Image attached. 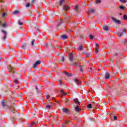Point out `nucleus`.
<instances>
[{
  "mask_svg": "<svg viewBox=\"0 0 127 127\" xmlns=\"http://www.w3.org/2000/svg\"><path fill=\"white\" fill-rule=\"evenodd\" d=\"M63 111L64 113H68V109H63Z\"/></svg>",
  "mask_w": 127,
  "mask_h": 127,
  "instance_id": "obj_27",
  "label": "nucleus"
},
{
  "mask_svg": "<svg viewBox=\"0 0 127 127\" xmlns=\"http://www.w3.org/2000/svg\"><path fill=\"white\" fill-rule=\"evenodd\" d=\"M14 82L15 84H17V82H18V79H14Z\"/></svg>",
  "mask_w": 127,
  "mask_h": 127,
  "instance_id": "obj_28",
  "label": "nucleus"
},
{
  "mask_svg": "<svg viewBox=\"0 0 127 127\" xmlns=\"http://www.w3.org/2000/svg\"><path fill=\"white\" fill-rule=\"evenodd\" d=\"M36 90L37 91L38 90V88H37V86H36L35 87Z\"/></svg>",
  "mask_w": 127,
  "mask_h": 127,
  "instance_id": "obj_46",
  "label": "nucleus"
},
{
  "mask_svg": "<svg viewBox=\"0 0 127 127\" xmlns=\"http://www.w3.org/2000/svg\"><path fill=\"white\" fill-rule=\"evenodd\" d=\"M63 23V21L62 20H60L59 21V24L57 25V27H59V26H60L61 25L62 23Z\"/></svg>",
  "mask_w": 127,
  "mask_h": 127,
  "instance_id": "obj_7",
  "label": "nucleus"
},
{
  "mask_svg": "<svg viewBox=\"0 0 127 127\" xmlns=\"http://www.w3.org/2000/svg\"><path fill=\"white\" fill-rule=\"evenodd\" d=\"M114 120L115 121H117V120H118V117H117V116H114Z\"/></svg>",
  "mask_w": 127,
  "mask_h": 127,
  "instance_id": "obj_37",
  "label": "nucleus"
},
{
  "mask_svg": "<svg viewBox=\"0 0 127 127\" xmlns=\"http://www.w3.org/2000/svg\"><path fill=\"white\" fill-rule=\"evenodd\" d=\"M40 63H41V61H40V60H39L38 61H37L33 65V68H36V66H37V65H39V64H40Z\"/></svg>",
  "mask_w": 127,
  "mask_h": 127,
  "instance_id": "obj_1",
  "label": "nucleus"
},
{
  "mask_svg": "<svg viewBox=\"0 0 127 127\" xmlns=\"http://www.w3.org/2000/svg\"><path fill=\"white\" fill-rule=\"evenodd\" d=\"M62 38L63 39H67V38H68V37L67 36V35H63L62 36Z\"/></svg>",
  "mask_w": 127,
  "mask_h": 127,
  "instance_id": "obj_12",
  "label": "nucleus"
},
{
  "mask_svg": "<svg viewBox=\"0 0 127 127\" xmlns=\"http://www.w3.org/2000/svg\"><path fill=\"white\" fill-rule=\"evenodd\" d=\"M123 17H124V19H127V15H124Z\"/></svg>",
  "mask_w": 127,
  "mask_h": 127,
  "instance_id": "obj_30",
  "label": "nucleus"
},
{
  "mask_svg": "<svg viewBox=\"0 0 127 127\" xmlns=\"http://www.w3.org/2000/svg\"><path fill=\"white\" fill-rule=\"evenodd\" d=\"M64 127V126H63V125L61 126V127Z\"/></svg>",
  "mask_w": 127,
  "mask_h": 127,
  "instance_id": "obj_51",
  "label": "nucleus"
},
{
  "mask_svg": "<svg viewBox=\"0 0 127 127\" xmlns=\"http://www.w3.org/2000/svg\"><path fill=\"white\" fill-rule=\"evenodd\" d=\"M73 102H74V103H75V104H76L77 105H79L80 104V103L79 102V100H78V99H74Z\"/></svg>",
  "mask_w": 127,
  "mask_h": 127,
  "instance_id": "obj_9",
  "label": "nucleus"
},
{
  "mask_svg": "<svg viewBox=\"0 0 127 127\" xmlns=\"http://www.w3.org/2000/svg\"><path fill=\"white\" fill-rule=\"evenodd\" d=\"M37 122H33L32 124V126H33V125H35V124H37Z\"/></svg>",
  "mask_w": 127,
  "mask_h": 127,
  "instance_id": "obj_43",
  "label": "nucleus"
},
{
  "mask_svg": "<svg viewBox=\"0 0 127 127\" xmlns=\"http://www.w3.org/2000/svg\"><path fill=\"white\" fill-rule=\"evenodd\" d=\"M6 25H7V23L5 22L4 23L2 24V27L5 28L6 26Z\"/></svg>",
  "mask_w": 127,
  "mask_h": 127,
  "instance_id": "obj_19",
  "label": "nucleus"
},
{
  "mask_svg": "<svg viewBox=\"0 0 127 127\" xmlns=\"http://www.w3.org/2000/svg\"><path fill=\"white\" fill-rule=\"evenodd\" d=\"M67 124H68V123H66Z\"/></svg>",
  "mask_w": 127,
  "mask_h": 127,
  "instance_id": "obj_55",
  "label": "nucleus"
},
{
  "mask_svg": "<svg viewBox=\"0 0 127 127\" xmlns=\"http://www.w3.org/2000/svg\"><path fill=\"white\" fill-rule=\"evenodd\" d=\"M75 9H76V10L78 9V6H75Z\"/></svg>",
  "mask_w": 127,
  "mask_h": 127,
  "instance_id": "obj_42",
  "label": "nucleus"
},
{
  "mask_svg": "<svg viewBox=\"0 0 127 127\" xmlns=\"http://www.w3.org/2000/svg\"><path fill=\"white\" fill-rule=\"evenodd\" d=\"M59 83H60V85H61V84H62V80H59Z\"/></svg>",
  "mask_w": 127,
  "mask_h": 127,
  "instance_id": "obj_39",
  "label": "nucleus"
},
{
  "mask_svg": "<svg viewBox=\"0 0 127 127\" xmlns=\"http://www.w3.org/2000/svg\"><path fill=\"white\" fill-rule=\"evenodd\" d=\"M32 2H34V0H33V1H32Z\"/></svg>",
  "mask_w": 127,
  "mask_h": 127,
  "instance_id": "obj_53",
  "label": "nucleus"
},
{
  "mask_svg": "<svg viewBox=\"0 0 127 127\" xmlns=\"http://www.w3.org/2000/svg\"><path fill=\"white\" fill-rule=\"evenodd\" d=\"M9 70H10L9 71L10 74L11 73H12V74L14 73V70H13V68L12 66H9Z\"/></svg>",
  "mask_w": 127,
  "mask_h": 127,
  "instance_id": "obj_4",
  "label": "nucleus"
},
{
  "mask_svg": "<svg viewBox=\"0 0 127 127\" xmlns=\"http://www.w3.org/2000/svg\"><path fill=\"white\" fill-rule=\"evenodd\" d=\"M83 48H84V47L83 46H79V48H78V51H81V50H83Z\"/></svg>",
  "mask_w": 127,
  "mask_h": 127,
  "instance_id": "obj_15",
  "label": "nucleus"
},
{
  "mask_svg": "<svg viewBox=\"0 0 127 127\" xmlns=\"http://www.w3.org/2000/svg\"><path fill=\"white\" fill-rule=\"evenodd\" d=\"M34 42H35V40H33L32 42H31L32 46H33L34 45Z\"/></svg>",
  "mask_w": 127,
  "mask_h": 127,
  "instance_id": "obj_23",
  "label": "nucleus"
},
{
  "mask_svg": "<svg viewBox=\"0 0 127 127\" xmlns=\"http://www.w3.org/2000/svg\"><path fill=\"white\" fill-rule=\"evenodd\" d=\"M97 47H99V45L98 44H96Z\"/></svg>",
  "mask_w": 127,
  "mask_h": 127,
  "instance_id": "obj_48",
  "label": "nucleus"
},
{
  "mask_svg": "<svg viewBox=\"0 0 127 127\" xmlns=\"http://www.w3.org/2000/svg\"><path fill=\"white\" fill-rule=\"evenodd\" d=\"M2 106H3V107H4L5 105H4V101H2Z\"/></svg>",
  "mask_w": 127,
  "mask_h": 127,
  "instance_id": "obj_35",
  "label": "nucleus"
},
{
  "mask_svg": "<svg viewBox=\"0 0 127 127\" xmlns=\"http://www.w3.org/2000/svg\"><path fill=\"white\" fill-rule=\"evenodd\" d=\"M1 32L3 34V40H5V39L6 38V32L4 30H1Z\"/></svg>",
  "mask_w": 127,
  "mask_h": 127,
  "instance_id": "obj_2",
  "label": "nucleus"
},
{
  "mask_svg": "<svg viewBox=\"0 0 127 127\" xmlns=\"http://www.w3.org/2000/svg\"><path fill=\"white\" fill-rule=\"evenodd\" d=\"M89 38L90 39H91V40H93L94 39V36H93L92 35H89Z\"/></svg>",
  "mask_w": 127,
  "mask_h": 127,
  "instance_id": "obj_24",
  "label": "nucleus"
},
{
  "mask_svg": "<svg viewBox=\"0 0 127 127\" xmlns=\"http://www.w3.org/2000/svg\"><path fill=\"white\" fill-rule=\"evenodd\" d=\"M120 2H123V3H127V0H120Z\"/></svg>",
  "mask_w": 127,
  "mask_h": 127,
  "instance_id": "obj_18",
  "label": "nucleus"
},
{
  "mask_svg": "<svg viewBox=\"0 0 127 127\" xmlns=\"http://www.w3.org/2000/svg\"><path fill=\"white\" fill-rule=\"evenodd\" d=\"M123 32H126V29H123Z\"/></svg>",
  "mask_w": 127,
  "mask_h": 127,
  "instance_id": "obj_45",
  "label": "nucleus"
},
{
  "mask_svg": "<svg viewBox=\"0 0 127 127\" xmlns=\"http://www.w3.org/2000/svg\"><path fill=\"white\" fill-rule=\"evenodd\" d=\"M123 34L122 32H119L117 33V35L118 36H119L120 37H121V36H123Z\"/></svg>",
  "mask_w": 127,
  "mask_h": 127,
  "instance_id": "obj_14",
  "label": "nucleus"
},
{
  "mask_svg": "<svg viewBox=\"0 0 127 127\" xmlns=\"http://www.w3.org/2000/svg\"><path fill=\"white\" fill-rule=\"evenodd\" d=\"M46 98H47V100H49V98H50V95H47Z\"/></svg>",
  "mask_w": 127,
  "mask_h": 127,
  "instance_id": "obj_34",
  "label": "nucleus"
},
{
  "mask_svg": "<svg viewBox=\"0 0 127 127\" xmlns=\"http://www.w3.org/2000/svg\"><path fill=\"white\" fill-rule=\"evenodd\" d=\"M61 93L63 96H64V95H65V93H64V91L63 90H62L61 91Z\"/></svg>",
  "mask_w": 127,
  "mask_h": 127,
  "instance_id": "obj_26",
  "label": "nucleus"
},
{
  "mask_svg": "<svg viewBox=\"0 0 127 127\" xmlns=\"http://www.w3.org/2000/svg\"><path fill=\"white\" fill-rule=\"evenodd\" d=\"M25 0V1L26 0Z\"/></svg>",
  "mask_w": 127,
  "mask_h": 127,
  "instance_id": "obj_56",
  "label": "nucleus"
},
{
  "mask_svg": "<svg viewBox=\"0 0 127 127\" xmlns=\"http://www.w3.org/2000/svg\"><path fill=\"white\" fill-rule=\"evenodd\" d=\"M120 9H125V7H124L123 6H120Z\"/></svg>",
  "mask_w": 127,
  "mask_h": 127,
  "instance_id": "obj_32",
  "label": "nucleus"
},
{
  "mask_svg": "<svg viewBox=\"0 0 127 127\" xmlns=\"http://www.w3.org/2000/svg\"><path fill=\"white\" fill-rule=\"evenodd\" d=\"M19 13V12L18 11H16V10L13 12V14H17V13Z\"/></svg>",
  "mask_w": 127,
  "mask_h": 127,
  "instance_id": "obj_22",
  "label": "nucleus"
},
{
  "mask_svg": "<svg viewBox=\"0 0 127 127\" xmlns=\"http://www.w3.org/2000/svg\"><path fill=\"white\" fill-rule=\"evenodd\" d=\"M52 99H53V100H55V98H53Z\"/></svg>",
  "mask_w": 127,
  "mask_h": 127,
  "instance_id": "obj_50",
  "label": "nucleus"
},
{
  "mask_svg": "<svg viewBox=\"0 0 127 127\" xmlns=\"http://www.w3.org/2000/svg\"><path fill=\"white\" fill-rule=\"evenodd\" d=\"M115 56H117V54H115Z\"/></svg>",
  "mask_w": 127,
  "mask_h": 127,
  "instance_id": "obj_54",
  "label": "nucleus"
},
{
  "mask_svg": "<svg viewBox=\"0 0 127 127\" xmlns=\"http://www.w3.org/2000/svg\"><path fill=\"white\" fill-rule=\"evenodd\" d=\"M4 15H5V13H3L2 14V17H3V16H4Z\"/></svg>",
  "mask_w": 127,
  "mask_h": 127,
  "instance_id": "obj_40",
  "label": "nucleus"
},
{
  "mask_svg": "<svg viewBox=\"0 0 127 127\" xmlns=\"http://www.w3.org/2000/svg\"><path fill=\"white\" fill-rule=\"evenodd\" d=\"M109 78H110V74H109L108 72H106L105 74V78L109 79Z\"/></svg>",
  "mask_w": 127,
  "mask_h": 127,
  "instance_id": "obj_11",
  "label": "nucleus"
},
{
  "mask_svg": "<svg viewBox=\"0 0 127 127\" xmlns=\"http://www.w3.org/2000/svg\"><path fill=\"white\" fill-rule=\"evenodd\" d=\"M18 22V24L19 25H22V24H23V23L22 22H21V21H20V20H19Z\"/></svg>",
  "mask_w": 127,
  "mask_h": 127,
  "instance_id": "obj_20",
  "label": "nucleus"
},
{
  "mask_svg": "<svg viewBox=\"0 0 127 127\" xmlns=\"http://www.w3.org/2000/svg\"><path fill=\"white\" fill-rule=\"evenodd\" d=\"M52 108V106L51 105H46V109H51Z\"/></svg>",
  "mask_w": 127,
  "mask_h": 127,
  "instance_id": "obj_17",
  "label": "nucleus"
},
{
  "mask_svg": "<svg viewBox=\"0 0 127 127\" xmlns=\"http://www.w3.org/2000/svg\"><path fill=\"white\" fill-rule=\"evenodd\" d=\"M1 24V21H0V26Z\"/></svg>",
  "mask_w": 127,
  "mask_h": 127,
  "instance_id": "obj_49",
  "label": "nucleus"
},
{
  "mask_svg": "<svg viewBox=\"0 0 127 127\" xmlns=\"http://www.w3.org/2000/svg\"><path fill=\"white\" fill-rule=\"evenodd\" d=\"M104 30H105V31H109V27L108 26H105L103 27Z\"/></svg>",
  "mask_w": 127,
  "mask_h": 127,
  "instance_id": "obj_8",
  "label": "nucleus"
},
{
  "mask_svg": "<svg viewBox=\"0 0 127 127\" xmlns=\"http://www.w3.org/2000/svg\"><path fill=\"white\" fill-rule=\"evenodd\" d=\"M74 81L76 84H78L79 82V80L78 79H74Z\"/></svg>",
  "mask_w": 127,
  "mask_h": 127,
  "instance_id": "obj_25",
  "label": "nucleus"
},
{
  "mask_svg": "<svg viewBox=\"0 0 127 127\" xmlns=\"http://www.w3.org/2000/svg\"><path fill=\"white\" fill-rule=\"evenodd\" d=\"M64 10H67V9H69V7H68V6L66 7V6H64Z\"/></svg>",
  "mask_w": 127,
  "mask_h": 127,
  "instance_id": "obj_21",
  "label": "nucleus"
},
{
  "mask_svg": "<svg viewBox=\"0 0 127 127\" xmlns=\"http://www.w3.org/2000/svg\"><path fill=\"white\" fill-rule=\"evenodd\" d=\"M69 122H70V121H68V122H67L66 123H69Z\"/></svg>",
  "mask_w": 127,
  "mask_h": 127,
  "instance_id": "obj_52",
  "label": "nucleus"
},
{
  "mask_svg": "<svg viewBox=\"0 0 127 127\" xmlns=\"http://www.w3.org/2000/svg\"><path fill=\"white\" fill-rule=\"evenodd\" d=\"M75 110L76 112H80V111L81 110V109L80 108H79V107L78 106H76L75 107Z\"/></svg>",
  "mask_w": 127,
  "mask_h": 127,
  "instance_id": "obj_13",
  "label": "nucleus"
},
{
  "mask_svg": "<svg viewBox=\"0 0 127 127\" xmlns=\"http://www.w3.org/2000/svg\"><path fill=\"white\" fill-rule=\"evenodd\" d=\"M80 71L83 72V68L82 67H80Z\"/></svg>",
  "mask_w": 127,
  "mask_h": 127,
  "instance_id": "obj_41",
  "label": "nucleus"
},
{
  "mask_svg": "<svg viewBox=\"0 0 127 127\" xmlns=\"http://www.w3.org/2000/svg\"><path fill=\"white\" fill-rule=\"evenodd\" d=\"M62 62H64V57H62Z\"/></svg>",
  "mask_w": 127,
  "mask_h": 127,
  "instance_id": "obj_38",
  "label": "nucleus"
},
{
  "mask_svg": "<svg viewBox=\"0 0 127 127\" xmlns=\"http://www.w3.org/2000/svg\"><path fill=\"white\" fill-rule=\"evenodd\" d=\"M64 1V0H61L60 1V5H62Z\"/></svg>",
  "mask_w": 127,
  "mask_h": 127,
  "instance_id": "obj_16",
  "label": "nucleus"
},
{
  "mask_svg": "<svg viewBox=\"0 0 127 127\" xmlns=\"http://www.w3.org/2000/svg\"><path fill=\"white\" fill-rule=\"evenodd\" d=\"M91 12H94V9H91Z\"/></svg>",
  "mask_w": 127,
  "mask_h": 127,
  "instance_id": "obj_47",
  "label": "nucleus"
},
{
  "mask_svg": "<svg viewBox=\"0 0 127 127\" xmlns=\"http://www.w3.org/2000/svg\"><path fill=\"white\" fill-rule=\"evenodd\" d=\"M73 65H77V64H76V63H73Z\"/></svg>",
  "mask_w": 127,
  "mask_h": 127,
  "instance_id": "obj_44",
  "label": "nucleus"
},
{
  "mask_svg": "<svg viewBox=\"0 0 127 127\" xmlns=\"http://www.w3.org/2000/svg\"><path fill=\"white\" fill-rule=\"evenodd\" d=\"M96 2L97 3H101V0H96Z\"/></svg>",
  "mask_w": 127,
  "mask_h": 127,
  "instance_id": "obj_31",
  "label": "nucleus"
},
{
  "mask_svg": "<svg viewBox=\"0 0 127 127\" xmlns=\"http://www.w3.org/2000/svg\"><path fill=\"white\" fill-rule=\"evenodd\" d=\"M69 60L71 62H73V61H74L73 60V54L70 53L69 55Z\"/></svg>",
  "mask_w": 127,
  "mask_h": 127,
  "instance_id": "obj_5",
  "label": "nucleus"
},
{
  "mask_svg": "<svg viewBox=\"0 0 127 127\" xmlns=\"http://www.w3.org/2000/svg\"><path fill=\"white\" fill-rule=\"evenodd\" d=\"M10 110H11V112H13V113H15L16 112V111H15V110H14V107H13L12 106L10 107Z\"/></svg>",
  "mask_w": 127,
  "mask_h": 127,
  "instance_id": "obj_6",
  "label": "nucleus"
},
{
  "mask_svg": "<svg viewBox=\"0 0 127 127\" xmlns=\"http://www.w3.org/2000/svg\"><path fill=\"white\" fill-rule=\"evenodd\" d=\"M112 20L114 22H115L116 23H118V24H121V20H118L117 19L115 18H112Z\"/></svg>",
  "mask_w": 127,
  "mask_h": 127,
  "instance_id": "obj_3",
  "label": "nucleus"
},
{
  "mask_svg": "<svg viewBox=\"0 0 127 127\" xmlns=\"http://www.w3.org/2000/svg\"><path fill=\"white\" fill-rule=\"evenodd\" d=\"M98 52H99V50L98 49H96L95 53H96V54H97V53H98Z\"/></svg>",
  "mask_w": 127,
  "mask_h": 127,
  "instance_id": "obj_36",
  "label": "nucleus"
},
{
  "mask_svg": "<svg viewBox=\"0 0 127 127\" xmlns=\"http://www.w3.org/2000/svg\"><path fill=\"white\" fill-rule=\"evenodd\" d=\"M29 6H30V4L29 3H28L26 5V7H29Z\"/></svg>",
  "mask_w": 127,
  "mask_h": 127,
  "instance_id": "obj_33",
  "label": "nucleus"
},
{
  "mask_svg": "<svg viewBox=\"0 0 127 127\" xmlns=\"http://www.w3.org/2000/svg\"><path fill=\"white\" fill-rule=\"evenodd\" d=\"M87 108H88V109H91V108H92V105L89 104V105H88V106H87Z\"/></svg>",
  "mask_w": 127,
  "mask_h": 127,
  "instance_id": "obj_29",
  "label": "nucleus"
},
{
  "mask_svg": "<svg viewBox=\"0 0 127 127\" xmlns=\"http://www.w3.org/2000/svg\"><path fill=\"white\" fill-rule=\"evenodd\" d=\"M64 73L65 75H66V76H68V77H70V76H72V74L70 73H68L66 71H64Z\"/></svg>",
  "mask_w": 127,
  "mask_h": 127,
  "instance_id": "obj_10",
  "label": "nucleus"
}]
</instances>
